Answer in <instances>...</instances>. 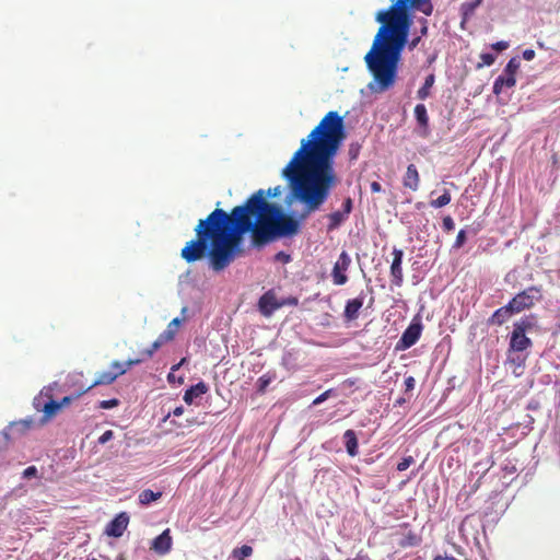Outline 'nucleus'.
I'll use <instances>...</instances> for the list:
<instances>
[{
  "label": "nucleus",
  "instance_id": "53",
  "mask_svg": "<svg viewBox=\"0 0 560 560\" xmlns=\"http://www.w3.org/2000/svg\"><path fill=\"white\" fill-rule=\"evenodd\" d=\"M406 402V399L405 398H398L396 401H395V406H401Z\"/></svg>",
  "mask_w": 560,
  "mask_h": 560
},
{
  "label": "nucleus",
  "instance_id": "41",
  "mask_svg": "<svg viewBox=\"0 0 560 560\" xmlns=\"http://www.w3.org/2000/svg\"><path fill=\"white\" fill-rule=\"evenodd\" d=\"M37 474V469L36 467L34 466H30L27 467L26 469H24L23 471V477L26 478V479H30L32 477H35Z\"/></svg>",
  "mask_w": 560,
  "mask_h": 560
},
{
  "label": "nucleus",
  "instance_id": "42",
  "mask_svg": "<svg viewBox=\"0 0 560 560\" xmlns=\"http://www.w3.org/2000/svg\"><path fill=\"white\" fill-rule=\"evenodd\" d=\"M82 395V393L77 394L75 396H66L61 399V401H58V404H61V408L63 406L69 405L73 399L79 398Z\"/></svg>",
  "mask_w": 560,
  "mask_h": 560
},
{
  "label": "nucleus",
  "instance_id": "34",
  "mask_svg": "<svg viewBox=\"0 0 560 560\" xmlns=\"http://www.w3.org/2000/svg\"><path fill=\"white\" fill-rule=\"evenodd\" d=\"M406 540L408 546H418L421 542V538L412 532L408 533Z\"/></svg>",
  "mask_w": 560,
  "mask_h": 560
},
{
  "label": "nucleus",
  "instance_id": "37",
  "mask_svg": "<svg viewBox=\"0 0 560 560\" xmlns=\"http://www.w3.org/2000/svg\"><path fill=\"white\" fill-rule=\"evenodd\" d=\"M275 260L280 261L282 264H288L291 260V256L284 252H279L276 254Z\"/></svg>",
  "mask_w": 560,
  "mask_h": 560
},
{
  "label": "nucleus",
  "instance_id": "24",
  "mask_svg": "<svg viewBox=\"0 0 560 560\" xmlns=\"http://www.w3.org/2000/svg\"><path fill=\"white\" fill-rule=\"evenodd\" d=\"M180 323L182 320L179 318H174L173 320L170 322V324L167 325L166 329L160 334V336L166 341V342H170L172 341L176 334H177V330L180 326Z\"/></svg>",
  "mask_w": 560,
  "mask_h": 560
},
{
  "label": "nucleus",
  "instance_id": "43",
  "mask_svg": "<svg viewBox=\"0 0 560 560\" xmlns=\"http://www.w3.org/2000/svg\"><path fill=\"white\" fill-rule=\"evenodd\" d=\"M270 383V378L266 377V376H261L258 378V386H259V390L260 392H264L265 388L268 386V384Z\"/></svg>",
  "mask_w": 560,
  "mask_h": 560
},
{
  "label": "nucleus",
  "instance_id": "15",
  "mask_svg": "<svg viewBox=\"0 0 560 560\" xmlns=\"http://www.w3.org/2000/svg\"><path fill=\"white\" fill-rule=\"evenodd\" d=\"M172 548V537L170 529H165L162 534L155 537L152 541L151 549L160 555L167 553Z\"/></svg>",
  "mask_w": 560,
  "mask_h": 560
},
{
  "label": "nucleus",
  "instance_id": "38",
  "mask_svg": "<svg viewBox=\"0 0 560 560\" xmlns=\"http://www.w3.org/2000/svg\"><path fill=\"white\" fill-rule=\"evenodd\" d=\"M415 385H416V380L413 376H407L405 378V392L406 393L413 390Z\"/></svg>",
  "mask_w": 560,
  "mask_h": 560
},
{
  "label": "nucleus",
  "instance_id": "30",
  "mask_svg": "<svg viewBox=\"0 0 560 560\" xmlns=\"http://www.w3.org/2000/svg\"><path fill=\"white\" fill-rule=\"evenodd\" d=\"M466 231L465 230H460L458 233H457V236H456V240L453 244V248L455 249H458L460 247L464 246V244L466 243Z\"/></svg>",
  "mask_w": 560,
  "mask_h": 560
},
{
  "label": "nucleus",
  "instance_id": "39",
  "mask_svg": "<svg viewBox=\"0 0 560 560\" xmlns=\"http://www.w3.org/2000/svg\"><path fill=\"white\" fill-rule=\"evenodd\" d=\"M113 436L114 432L112 430H107L98 438V443L105 444L106 442L110 441Z\"/></svg>",
  "mask_w": 560,
  "mask_h": 560
},
{
  "label": "nucleus",
  "instance_id": "6",
  "mask_svg": "<svg viewBox=\"0 0 560 560\" xmlns=\"http://www.w3.org/2000/svg\"><path fill=\"white\" fill-rule=\"evenodd\" d=\"M298 305V299L291 298L283 301H278L276 293L272 290H268L264 293L258 301V310L265 317L271 316L277 310L284 305Z\"/></svg>",
  "mask_w": 560,
  "mask_h": 560
},
{
  "label": "nucleus",
  "instance_id": "33",
  "mask_svg": "<svg viewBox=\"0 0 560 560\" xmlns=\"http://www.w3.org/2000/svg\"><path fill=\"white\" fill-rule=\"evenodd\" d=\"M118 405H119V400L116 398H113V399L100 401L98 406L102 409H110V408L117 407Z\"/></svg>",
  "mask_w": 560,
  "mask_h": 560
},
{
  "label": "nucleus",
  "instance_id": "11",
  "mask_svg": "<svg viewBox=\"0 0 560 560\" xmlns=\"http://www.w3.org/2000/svg\"><path fill=\"white\" fill-rule=\"evenodd\" d=\"M35 421L33 419H22L11 422L1 433V436L9 441L24 435L27 431L34 428Z\"/></svg>",
  "mask_w": 560,
  "mask_h": 560
},
{
  "label": "nucleus",
  "instance_id": "12",
  "mask_svg": "<svg viewBox=\"0 0 560 560\" xmlns=\"http://www.w3.org/2000/svg\"><path fill=\"white\" fill-rule=\"evenodd\" d=\"M402 258L404 252L395 247L393 249V261L390 265L392 284L395 287H401L404 282V273L401 267Z\"/></svg>",
  "mask_w": 560,
  "mask_h": 560
},
{
  "label": "nucleus",
  "instance_id": "20",
  "mask_svg": "<svg viewBox=\"0 0 560 560\" xmlns=\"http://www.w3.org/2000/svg\"><path fill=\"white\" fill-rule=\"evenodd\" d=\"M343 443L349 455H355L358 448V439L353 430H347L343 433Z\"/></svg>",
  "mask_w": 560,
  "mask_h": 560
},
{
  "label": "nucleus",
  "instance_id": "51",
  "mask_svg": "<svg viewBox=\"0 0 560 560\" xmlns=\"http://www.w3.org/2000/svg\"><path fill=\"white\" fill-rule=\"evenodd\" d=\"M420 32H421V35H425L427 32H428V26H427V21L425 20L423 21V25H422Z\"/></svg>",
  "mask_w": 560,
  "mask_h": 560
},
{
  "label": "nucleus",
  "instance_id": "22",
  "mask_svg": "<svg viewBox=\"0 0 560 560\" xmlns=\"http://www.w3.org/2000/svg\"><path fill=\"white\" fill-rule=\"evenodd\" d=\"M61 409V404H58V401L50 399L48 402L44 405L43 408V419L42 422L45 423L48 420H50L52 417H55L58 411Z\"/></svg>",
  "mask_w": 560,
  "mask_h": 560
},
{
  "label": "nucleus",
  "instance_id": "52",
  "mask_svg": "<svg viewBox=\"0 0 560 560\" xmlns=\"http://www.w3.org/2000/svg\"><path fill=\"white\" fill-rule=\"evenodd\" d=\"M504 470H508L510 474H513L516 470V468L515 466L510 467L509 465H505Z\"/></svg>",
  "mask_w": 560,
  "mask_h": 560
},
{
  "label": "nucleus",
  "instance_id": "25",
  "mask_svg": "<svg viewBox=\"0 0 560 560\" xmlns=\"http://www.w3.org/2000/svg\"><path fill=\"white\" fill-rule=\"evenodd\" d=\"M434 82L435 75L433 73L427 75L423 85L417 92V96L419 100L424 101L430 96V90L433 86Z\"/></svg>",
  "mask_w": 560,
  "mask_h": 560
},
{
  "label": "nucleus",
  "instance_id": "47",
  "mask_svg": "<svg viewBox=\"0 0 560 560\" xmlns=\"http://www.w3.org/2000/svg\"><path fill=\"white\" fill-rule=\"evenodd\" d=\"M370 187H371L372 192H381L382 191V185L378 182H372Z\"/></svg>",
  "mask_w": 560,
  "mask_h": 560
},
{
  "label": "nucleus",
  "instance_id": "55",
  "mask_svg": "<svg viewBox=\"0 0 560 560\" xmlns=\"http://www.w3.org/2000/svg\"><path fill=\"white\" fill-rule=\"evenodd\" d=\"M475 540H476V544L478 545V547L481 548L480 539L478 537H476Z\"/></svg>",
  "mask_w": 560,
  "mask_h": 560
},
{
  "label": "nucleus",
  "instance_id": "49",
  "mask_svg": "<svg viewBox=\"0 0 560 560\" xmlns=\"http://www.w3.org/2000/svg\"><path fill=\"white\" fill-rule=\"evenodd\" d=\"M184 413V407L183 406H179V407H176L174 410H173V415L176 416V417H179Z\"/></svg>",
  "mask_w": 560,
  "mask_h": 560
},
{
  "label": "nucleus",
  "instance_id": "35",
  "mask_svg": "<svg viewBox=\"0 0 560 560\" xmlns=\"http://www.w3.org/2000/svg\"><path fill=\"white\" fill-rule=\"evenodd\" d=\"M331 393H332V389H327L326 392H324L323 394H320L313 400V405L317 406V405L324 402L326 399H328L330 397Z\"/></svg>",
  "mask_w": 560,
  "mask_h": 560
},
{
  "label": "nucleus",
  "instance_id": "14",
  "mask_svg": "<svg viewBox=\"0 0 560 560\" xmlns=\"http://www.w3.org/2000/svg\"><path fill=\"white\" fill-rule=\"evenodd\" d=\"M364 303V294L361 293L359 296L348 300L343 311V318L346 322L355 320L359 317V312Z\"/></svg>",
  "mask_w": 560,
  "mask_h": 560
},
{
  "label": "nucleus",
  "instance_id": "5",
  "mask_svg": "<svg viewBox=\"0 0 560 560\" xmlns=\"http://www.w3.org/2000/svg\"><path fill=\"white\" fill-rule=\"evenodd\" d=\"M143 359H129L126 362L113 361L108 371L97 373L95 381L86 392L98 385L113 384L119 376L124 375L131 366L141 363ZM85 393V390L83 392Z\"/></svg>",
  "mask_w": 560,
  "mask_h": 560
},
{
  "label": "nucleus",
  "instance_id": "46",
  "mask_svg": "<svg viewBox=\"0 0 560 560\" xmlns=\"http://www.w3.org/2000/svg\"><path fill=\"white\" fill-rule=\"evenodd\" d=\"M535 51L533 49H525L523 51V58L527 61H530L535 58Z\"/></svg>",
  "mask_w": 560,
  "mask_h": 560
},
{
  "label": "nucleus",
  "instance_id": "40",
  "mask_svg": "<svg viewBox=\"0 0 560 560\" xmlns=\"http://www.w3.org/2000/svg\"><path fill=\"white\" fill-rule=\"evenodd\" d=\"M412 457H404L402 460L397 465L399 471L406 470L411 464Z\"/></svg>",
  "mask_w": 560,
  "mask_h": 560
},
{
  "label": "nucleus",
  "instance_id": "31",
  "mask_svg": "<svg viewBox=\"0 0 560 560\" xmlns=\"http://www.w3.org/2000/svg\"><path fill=\"white\" fill-rule=\"evenodd\" d=\"M442 226L445 232H451L455 229V223L452 217L446 215L443 218Z\"/></svg>",
  "mask_w": 560,
  "mask_h": 560
},
{
  "label": "nucleus",
  "instance_id": "45",
  "mask_svg": "<svg viewBox=\"0 0 560 560\" xmlns=\"http://www.w3.org/2000/svg\"><path fill=\"white\" fill-rule=\"evenodd\" d=\"M481 60H482V62L478 63V68L483 67V66H490V52H483L481 55Z\"/></svg>",
  "mask_w": 560,
  "mask_h": 560
},
{
  "label": "nucleus",
  "instance_id": "36",
  "mask_svg": "<svg viewBox=\"0 0 560 560\" xmlns=\"http://www.w3.org/2000/svg\"><path fill=\"white\" fill-rule=\"evenodd\" d=\"M264 191L265 200L267 201V197L273 198L281 194V187L277 186L275 188H269L267 191L261 189Z\"/></svg>",
  "mask_w": 560,
  "mask_h": 560
},
{
  "label": "nucleus",
  "instance_id": "23",
  "mask_svg": "<svg viewBox=\"0 0 560 560\" xmlns=\"http://www.w3.org/2000/svg\"><path fill=\"white\" fill-rule=\"evenodd\" d=\"M415 116L421 128L428 130L429 128V116L427 107L423 104H417L415 107Z\"/></svg>",
  "mask_w": 560,
  "mask_h": 560
},
{
  "label": "nucleus",
  "instance_id": "13",
  "mask_svg": "<svg viewBox=\"0 0 560 560\" xmlns=\"http://www.w3.org/2000/svg\"><path fill=\"white\" fill-rule=\"evenodd\" d=\"M128 524H129L128 514L126 512H121L118 515H116V517L107 524V526L105 528V534L107 536L118 538V537L122 536Z\"/></svg>",
  "mask_w": 560,
  "mask_h": 560
},
{
  "label": "nucleus",
  "instance_id": "1",
  "mask_svg": "<svg viewBox=\"0 0 560 560\" xmlns=\"http://www.w3.org/2000/svg\"><path fill=\"white\" fill-rule=\"evenodd\" d=\"M346 138L343 117L328 112L319 124L301 140L282 175L290 182L292 197L303 205L298 218L287 214L280 206L266 201L264 191L257 190L242 206L228 213L217 208L195 228L196 238L180 250L187 262L209 258L214 271L225 269L235 258L242 235L250 233L252 243L261 247L278 238L299 232L300 222L317 211L338 183L335 156Z\"/></svg>",
  "mask_w": 560,
  "mask_h": 560
},
{
  "label": "nucleus",
  "instance_id": "54",
  "mask_svg": "<svg viewBox=\"0 0 560 560\" xmlns=\"http://www.w3.org/2000/svg\"><path fill=\"white\" fill-rule=\"evenodd\" d=\"M184 361H185V359H183V360H182L177 365H174V366L172 368V370L174 371V370L178 369V368H179V365H180Z\"/></svg>",
  "mask_w": 560,
  "mask_h": 560
},
{
  "label": "nucleus",
  "instance_id": "2",
  "mask_svg": "<svg viewBox=\"0 0 560 560\" xmlns=\"http://www.w3.org/2000/svg\"><path fill=\"white\" fill-rule=\"evenodd\" d=\"M392 2L388 9L381 10L375 15L381 27L366 58L370 68L375 71L380 82L385 86L390 85L395 78L396 65L412 24L411 9L428 16L433 12L431 0H392Z\"/></svg>",
  "mask_w": 560,
  "mask_h": 560
},
{
  "label": "nucleus",
  "instance_id": "27",
  "mask_svg": "<svg viewBox=\"0 0 560 560\" xmlns=\"http://www.w3.org/2000/svg\"><path fill=\"white\" fill-rule=\"evenodd\" d=\"M253 553V548L250 546L244 545L241 548H235L231 558L234 560H244L246 557H249Z\"/></svg>",
  "mask_w": 560,
  "mask_h": 560
},
{
  "label": "nucleus",
  "instance_id": "8",
  "mask_svg": "<svg viewBox=\"0 0 560 560\" xmlns=\"http://www.w3.org/2000/svg\"><path fill=\"white\" fill-rule=\"evenodd\" d=\"M520 66H521V62H520L518 57H513L510 59V61L508 62V65L504 69L503 74L500 75L499 78H497V80L493 84V88H492L493 93H497V94L500 93L502 91L503 86L512 88L515 85V82H516L515 74L520 69Z\"/></svg>",
  "mask_w": 560,
  "mask_h": 560
},
{
  "label": "nucleus",
  "instance_id": "48",
  "mask_svg": "<svg viewBox=\"0 0 560 560\" xmlns=\"http://www.w3.org/2000/svg\"><path fill=\"white\" fill-rule=\"evenodd\" d=\"M346 560H369V556L366 553L359 552L353 558H348Z\"/></svg>",
  "mask_w": 560,
  "mask_h": 560
},
{
  "label": "nucleus",
  "instance_id": "44",
  "mask_svg": "<svg viewBox=\"0 0 560 560\" xmlns=\"http://www.w3.org/2000/svg\"><path fill=\"white\" fill-rule=\"evenodd\" d=\"M509 47L508 42H498L495 44H492V49H495L498 51H502Z\"/></svg>",
  "mask_w": 560,
  "mask_h": 560
},
{
  "label": "nucleus",
  "instance_id": "19",
  "mask_svg": "<svg viewBox=\"0 0 560 560\" xmlns=\"http://www.w3.org/2000/svg\"><path fill=\"white\" fill-rule=\"evenodd\" d=\"M328 219V225L327 231L331 232L338 229L347 219L348 217L340 210L331 212L327 215Z\"/></svg>",
  "mask_w": 560,
  "mask_h": 560
},
{
  "label": "nucleus",
  "instance_id": "7",
  "mask_svg": "<svg viewBox=\"0 0 560 560\" xmlns=\"http://www.w3.org/2000/svg\"><path fill=\"white\" fill-rule=\"evenodd\" d=\"M419 42H420V37H416V38H413L410 42H408V39H407L404 46H406L408 44L409 49L413 50L418 46ZM402 48H405V47H402ZM401 50H404V49H401ZM370 51H371V49L364 56V61H365L366 68L370 71V73L372 74V78H373L372 82L369 83V89L373 93H384V92L390 90L395 85V83L397 81L398 66H399V62L401 60L402 51H400L399 60H398V62L396 65V73H395V78L393 80V83L390 85H388V86H385L384 84H382V82H380L377 75L375 74V71H373V69L370 68V65H369L368 59H366Z\"/></svg>",
  "mask_w": 560,
  "mask_h": 560
},
{
  "label": "nucleus",
  "instance_id": "50",
  "mask_svg": "<svg viewBox=\"0 0 560 560\" xmlns=\"http://www.w3.org/2000/svg\"><path fill=\"white\" fill-rule=\"evenodd\" d=\"M433 560H457V559L454 557H448V556H436Z\"/></svg>",
  "mask_w": 560,
  "mask_h": 560
},
{
  "label": "nucleus",
  "instance_id": "16",
  "mask_svg": "<svg viewBox=\"0 0 560 560\" xmlns=\"http://www.w3.org/2000/svg\"><path fill=\"white\" fill-rule=\"evenodd\" d=\"M402 185L411 191H417L420 186V175L415 164L407 166L406 173L402 177Z\"/></svg>",
  "mask_w": 560,
  "mask_h": 560
},
{
  "label": "nucleus",
  "instance_id": "18",
  "mask_svg": "<svg viewBox=\"0 0 560 560\" xmlns=\"http://www.w3.org/2000/svg\"><path fill=\"white\" fill-rule=\"evenodd\" d=\"M523 352H514L511 351L510 348L508 349V363L511 364L514 370L513 372L517 374L518 369H523L525 366V362L527 359V355L522 354Z\"/></svg>",
  "mask_w": 560,
  "mask_h": 560
},
{
  "label": "nucleus",
  "instance_id": "28",
  "mask_svg": "<svg viewBox=\"0 0 560 560\" xmlns=\"http://www.w3.org/2000/svg\"><path fill=\"white\" fill-rule=\"evenodd\" d=\"M452 200L451 192L448 190H444V192L436 199L430 201V206L439 209L447 206Z\"/></svg>",
  "mask_w": 560,
  "mask_h": 560
},
{
  "label": "nucleus",
  "instance_id": "17",
  "mask_svg": "<svg viewBox=\"0 0 560 560\" xmlns=\"http://www.w3.org/2000/svg\"><path fill=\"white\" fill-rule=\"evenodd\" d=\"M209 390L208 385L205 382H199L196 385L190 386L184 394V401L188 405L192 404L195 398L205 395Z\"/></svg>",
  "mask_w": 560,
  "mask_h": 560
},
{
  "label": "nucleus",
  "instance_id": "4",
  "mask_svg": "<svg viewBox=\"0 0 560 560\" xmlns=\"http://www.w3.org/2000/svg\"><path fill=\"white\" fill-rule=\"evenodd\" d=\"M535 315H528L520 318L513 324V330L510 334L509 348L514 352H524L533 347V341L527 337V332L536 327Z\"/></svg>",
  "mask_w": 560,
  "mask_h": 560
},
{
  "label": "nucleus",
  "instance_id": "3",
  "mask_svg": "<svg viewBox=\"0 0 560 560\" xmlns=\"http://www.w3.org/2000/svg\"><path fill=\"white\" fill-rule=\"evenodd\" d=\"M541 299L540 289L533 285L516 294L505 306L492 314V322L503 324L510 317L525 310H529Z\"/></svg>",
  "mask_w": 560,
  "mask_h": 560
},
{
  "label": "nucleus",
  "instance_id": "9",
  "mask_svg": "<svg viewBox=\"0 0 560 560\" xmlns=\"http://www.w3.org/2000/svg\"><path fill=\"white\" fill-rule=\"evenodd\" d=\"M423 325L419 318H413L409 326L402 332L396 348L399 350H406L417 343L419 340Z\"/></svg>",
  "mask_w": 560,
  "mask_h": 560
},
{
  "label": "nucleus",
  "instance_id": "29",
  "mask_svg": "<svg viewBox=\"0 0 560 560\" xmlns=\"http://www.w3.org/2000/svg\"><path fill=\"white\" fill-rule=\"evenodd\" d=\"M166 341L159 336L158 339L152 343V346L149 349H145L142 351V354L149 359L151 358L155 351H158Z\"/></svg>",
  "mask_w": 560,
  "mask_h": 560
},
{
  "label": "nucleus",
  "instance_id": "21",
  "mask_svg": "<svg viewBox=\"0 0 560 560\" xmlns=\"http://www.w3.org/2000/svg\"><path fill=\"white\" fill-rule=\"evenodd\" d=\"M481 2L482 0H470L462 3V24L466 23L469 20V18L474 14L475 10L481 4Z\"/></svg>",
  "mask_w": 560,
  "mask_h": 560
},
{
  "label": "nucleus",
  "instance_id": "26",
  "mask_svg": "<svg viewBox=\"0 0 560 560\" xmlns=\"http://www.w3.org/2000/svg\"><path fill=\"white\" fill-rule=\"evenodd\" d=\"M161 497H162L161 491L154 492L150 489H145L139 493L138 499H139L140 504L147 505V504H150L151 502L160 499Z\"/></svg>",
  "mask_w": 560,
  "mask_h": 560
},
{
  "label": "nucleus",
  "instance_id": "56",
  "mask_svg": "<svg viewBox=\"0 0 560 560\" xmlns=\"http://www.w3.org/2000/svg\"><path fill=\"white\" fill-rule=\"evenodd\" d=\"M483 540H485V544H487V535H486V530L483 529Z\"/></svg>",
  "mask_w": 560,
  "mask_h": 560
},
{
  "label": "nucleus",
  "instance_id": "10",
  "mask_svg": "<svg viewBox=\"0 0 560 560\" xmlns=\"http://www.w3.org/2000/svg\"><path fill=\"white\" fill-rule=\"evenodd\" d=\"M351 265V258L346 250H342L338 257V260L335 262L331 277L332 282L336 285H343L348 281L347 271Z\"/></svg>",
  "mask_w": 560,
  "mask_h": 560
},
{
  "label": "nucleus",
  "instance_id": "32",
  "mask_svg": "<svg viewBox=\"0 0 560 560\" xmlns=\"http://www.w3.org/2000/svg\"><path fill=\"white\" fill-rule=\"evenodd\" d=\"M352 208H353V201L350 197H347L342 202V209L340 211H342L347 217H349V214L352 211Z\"/></svg>",
  "mask_w": 560,
  "mask_h": 560
}]
</instances>
